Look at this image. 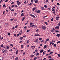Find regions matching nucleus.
Here are the masks:
<instances>
[{"label":"nucleus","mask_w":60,"mask_h":60,"mask_svg":"<svg viewBox=\"0 0 60 60\" xmlns=\"http://www.w3.org/2000/svg\"><path fill=\"white\" fill-rule=\"evenodd\" d=\"M41 28L43 30H45L46 28V27L45 26H43L41 27Z\"/></svg>","instance_id":"1"},{"label":"nucleus","mask_w":60,"mask_h":60,"mask_svg":"<svg viewBox=\"0 0 60 60\" xmlns=\"http://www.w3.org/2000/svg\"><path fill=\"white\" fill-rule=\"evenodd\" d=\"M59 19H60V17H59L57 16L56 18V19L57 20H59Z\"/></svg>","instance_id":"2"},{"label":"nucleus","mask_w":60,"mask_h":60,"mask_svg":"<svg viewBox=\"0 0 60 60\" xmlns=\"http://www.w3.org/2000/svg\"><path fill=\"white\" fill-rule=\"evenodd\" d=\"M30 16L31 17H32V18H35V16L34 15H33L32 14H30Z\"/></svg>","instance_id":"3"},{"label":"nucleus","mask_w":60,"mask_h":60,"mask_svg":"<svg viewBox=\"0 0 60 60\" xmlns=\"http://www.w3.org/2000/svg\"><path fill=\"white\" fill-rule=\"evenodd\" d=\"M34 36H40V35L38 34H35Z\"/></svg>","instance_id":"4"},{"label":"nucleus","mask_w":60,"mask_h":60,"mask_svg":"<svg viewBox=\"0 0 60 60\" xmlns=\"http://www.w3.org/2000/svg\"><path fill=\"white\" fill-rule=\"evenodd\" d=\"M52 11L53 12V13H54V14H55L56 13V11H55V10L54 9H53L52 10Z\"/></svg>","instance_id":"5"},{"label":"nucleus","mask_w":60,"mask_h":60,"mask_svg":"<svg viewBox=\"0 0 60 60\" xmlns=\"http://www.w3.org/2000/svg\"><path fill=\"white\" fill-rule=\"evenodd\" d=\"M36 9V8H33L32 10L33 11H34V10H35Z\"/></svg>","instance_id":"6"},{"label":"nucleus","mask_w":60,"mask_h":60,"mask_svg":"<svg viewBox=\"0 0 60 60\" xmlns=\"http://www.w3.org/2000/svg\"><path fill=\"white\" fill-rule=\"evenodd\" d=\"M5 51H7V50H6V49H5L2 52V53H4Z\"/></svg>","instance_id":"7"},{"label":"nucleus","mask_w":60,"mask_h":60,"mask_svg":"<svg viewBox=\"0 0 60 60\" xmlns=\"http://www.w3.org/2000/svg\"><path fill=\"white\" fill-rule=\"evenodd\" d=\"M56 29H59V26H57L56 27H55Z\"/></svg>","instance_id":"8"},{"label":"nucleus","mask_w":60,"mask_h":60,"mask_svg":"<svg viewBox=\"0 0 60 60\" xmlns=\"http://www.w3.org/2000/svg\"><path fill=\"white\" fill-rule=\"evenodd\" d=\"M21 1L20 2H19L18 3H17V5H19H19H20V4H21Z\"/></svg>","instance_id":"9"},{"label":"nucleus","mask_w":60,"mask_h":60,"mask_svg":"<svg viewBox=\"0 0 60 60\" xmlns=\"http://www.w3.org/2000/svg\"><path fill=\"white\" fill-rule=\"evenodd\" d=\"M31 48H32V49H34V48H35V46H31Z\"/></svg>","instance_id":"10"},{"label":"nucleus","mask_w":60,"mask_h":60,"mask_svg":"<svg viewBox=\"0 0 60 60\" xmlns=\"http://www.w3.org/2000/svg\"><path fill=\"white\" fill-rule=\"evenodd\" d=\"M38 42V39H36V40L34 41V42H36V43H37Z\"/></svg>","instance_id":"11"},{"label":"nucleus","mask_w":60,"mask_h":60,"mask_svg":"<svg viewBox=\"0 0 60 60\" xmlns=\"http://www.w3.org/2000/svg\"><path fill=\"white\" fill-rule=\"evenodd\" d=\"M6 48L7 49H10V46H7L6 47Z\"/></svg>","instance_id":"12"},{"label":"nucleus","mask_w":60,"mask_h":60,"mask_svg":"<svg viewBox=\"0 0 60 60\" xmlns=\"http://www.w3.org/2000/svg\"><path fill=\"white\" fill-rule=\"evenodd\" d=\"M40 12H41V11H40V10H38L37 11V13L38 14Z\"/></svg>","instance_id":"13"},{"label":"nucleus","mask_w":60,"mask_h":60,"mask_svg":"<svg viewBox=\"0 0 60 60\" xmlns=\"http://www.w3.org/2000/svg\"><path fill=\"white\" fill-rule=\"evenodd\" d=\"M39 55H40V54H39V53H38V52L37 53L35 54V55L36 56H38Z\"/></svg>","instance_id":"14"},{"label":"nucleus","mask_w":60,"mask_h":60,"mask_svg":"<svg viewBox=\"0 0 60 60\" xmlns=\"http://www.w3.org/2000/svg\"><path fill=\"white\" fill-rule=\"evenodd\" d=\"M18 52H19V50H17L15 52L16 54V55L18 54Z\"/></svg>","instance_id":"15"},{"label":"nucleus","mask_w":60,"mask_h":60,"mask_svg":"<svg viewBox=\"0 0 60 60\" xmlns=\"http://www.w3.org/2000/svg\"><path fill=\"white\" fill-rule=\"evenodd\" d=\"M56 36H57V37H59V36H60V34H57L56 35Z\"/></svg>","instance_id":"16"},{"label":"nucleus","mask_w":60,"mask_h":60,"mask_svg":"<svg viewBox=\"0 0 60 60\" xmlns=\"http://www.w3.org/2000/svg\"><path fill=\"white\" fill-rule=\"evenodd\" d=\"M18 59H19V57H17L15 58V60H18Z\"/></svg>","instance_id":"17"},{"label":"nucleus","mask_w":60,"mask_h":60,"mask_svg":"<svg viewBox=\"0 0 60 60\" xmlns=\"http://www.w3.org/2000/svg\"><path fill=\"white\" fill-rule=\"evenodd\" d=\"M44 7H41V10H44Z\"/></svg>","instance_id":"18"},{"label":"nucleus","mask_w":60,"mask_h":60,"mask_svg":"<svg viewBox=\"0 0 60 60\" xmlns=\"http://www.w3.org/2000/svg\"><path fill=\"white\" fill-rule=\"evenodd\" d=\"M43 51H44V50L43 49H42L40 50V53H42Z\"/></svg>","instance_id":"19"},{"label":"nucleus","mask_w":60,"mask_h":60,"mask_svg":"<svg viewBox=\"0 0 60 60\" xmlns=\"http://www.w3.org/2000/svg\"><path fill=\"white\" fill-rule=\"evenodd\" d=\"M25 19V17L24 16V17L23 18L22 20V21H24V19Z\"/></svg>","instance_id":"20"},{"label":"nucleus","mask_w":60,"mask_h":60,"mask_svg":"<svg viewBox=\"0 0 60 60\" xmlns=\"http://www.w3.org/2000/svg\"><path fill=\"white\" fill-rule=\"evenodd\" d=\"M45 48H47V45H45L44 46V49Z\"/></svg>","instance_id":"21"},{"label":"nucleus","mask_w":60,"mask_h":60,"mask_svg":"<svg viewBox=\"0 0 60 60\" xmlns=\"http://www.w3.org/2000/svg\"><path fill=\"white\" fill-rule=\"evenodd\" d=\"M21 47L22 48H24V46H23V45H21Z\"/></svg>","instance_id":"22"},{"label":"nucleus","mask_w":60,"mask_h":60,"mask_svg":"<svg viewBox=\"0 0 60 60\" xmlns=\"http://www.w3.org/2000/svg\"><path fill=\"white\" fill-rule=\"evenodd\" d=\"M34 55H31L30 56V57H34Z\"/></svg>","instance_id":"23"},{"label":"nucleus","mask_w":60,"mask_h":60,"mask_svg":"<svg viewBox=\"0 0 60 60\" xmlns=\"http://www.w3.org/2000/svg\"><path fill=\"white\" fill-rule=\"evenodd\" d=\"M21 16H24V14H23V13H22L21 14Z\"/></svg>","instance_id":"24"},{"label":"nucleus","mask_w":60,"mask_h":60,"mask_svg":"<svg viewBox=\"0 0 60 60\" xmlns=\"http://www.w3.org/2000/svg\"><path fill=\"white\" fill-rule=\"evenodd\" d=\"M34 26V25H32L30 26V27H33Z\"/></svg>","instance_id":"25"},{"label":"nucleus","mask_w":60,"mask_h":60,"mask_svg":"<svg viewBox=\"0 0 60 60\" xmlns=\"http://www.w3.org/2000/svg\"><path fill=\"white\" fill-rule=\"evenodd\" d=\"M35 2L36 3H39V1L38 0H36V1H35Z\"/></svg>","instance_id":"26"},{"label":"nucleus","mask_w":60,"mask_h":60,"mask_svg":"<svg viewBox=\"0 0 60 60\" xmlns=\"http://www.w3.org/2000/svg\"><path fill=\"white\" fill-rule=\"evenodd\" d=\"M49 41V39H47L46 40L45 42H47V41Z\"/></svg>","instance_id":"27"},{"label":"nucleus","mask_w":60,"mask_h":60,"mask_svg":"<svg viewBox=\"0 0 60 60\" xmlns=\"http://www.w3.org/2000/svg\"><path fill=\"white\" fill-rule=\"evenodd\" d=\"M55 32H56V33H59V31L58 30H55Z\"/></svg>","instance_id":"28"},{"label":"nucleus","mask_w":60,"mask_h":60,"mask_svg":"<svg viewBox=\"0 0 60 60\" xmlns=\"http://www.w3.org/2000/svg\"><path fill=\"white\" fill-rule=\"evenodd\" d=\"M15 5H12L11 6V8H13L14 7Z\"/></svg>","instance_id":"29"},{"label":"nucleus","mask_w":60,"mask_h":60,"mask_svg":"<svg viewBox=\"0 0 60 60\" xmlns=\"http://www.w3.org/2000/svg\"><path fill=\"white\" fill-rule=\"evenodd\" d=\"M8 35L10 36V35H11V34H10V33H8Z\"/></svg>","instance_id":"30"},{"label":"nucleus","mask_w":60,"mask_h":60,"mask_svg":"<svg viewBox=\"0 0 60 60\" xmlns=\"http://www.w3.org/2000/svg\"><path fill=\"white\" fill-rule=\"evenodd\" d=\"M11 11L12 12H13L14 11V10L13 9H12L11 10Z\"/></svg>","instance_id":"31"},{"label":"nucleus","mask_w":60,"mask_h":60,"mask_svg":"<svg viewBox=\"0 0 60 60\" xmlns=\"http://www.w3.org/2000/svg\"><path fill=\"white\" fill-rule=\"evenodd\" d=\"M9 23L8 22H7L5 23V25L6 26H7V25H8Z\"/></svg>","instance_id":"32"},{"label":"nucleus","mask_w":60,"mask_h":60,"mask_svg":"<svg viewBox=\"0 0 60 60\" xmlns=\"http://www.w3.org/2000/svg\"><path fill=\"white\" fill-rule=\"evenodd\" d=\"M45 24L46 25H48V23L47 22H45Z\"/></svg>","instance_id":"33"},{"label":"nucleus","mask_w":60,"mask_h":60,"mask_svg":"<svg viewBox=\"0 0 60 60\" xmlns=\"http://www.w3.org/2000/svg\"><path fill=\"white\" fill-rule=\"evenodd\" d=\"M51 57V56L50 55L48 56V58H50Z\"/></svg>","instance_id":"34"},{"label":"nucleus","mask_w":60,"mask_h":60,"mask_svg":"<svg viewBox=\"0 0 60 60\" xmlns=\"http://www.w3.org/2000/svg\"><path fill=\"white\" fill-rule=\"evenodd\" d=\"M13 19H14V18L13 19H10V20H11V21H12L13 20Z\"/></svg>","instance_id":"35"},{"label":"nucleus","mask_w":60,"mask_h":60,"mask_svg":"<svg viewBox=\"0 0 60 60\" xmlns=\"http://www.w3.org/2000/svg\"><path fill=\"white\" fill-rule=\"evenodd\" d=\"M31 3H34V0H31Z\"/></svg>","instance_id":"36"},{"label":"nucleus","mask_w":60,"mask_h":60,"mask_svg":"<svg viewBox=\"0 0 60 60\" xmlns=\"http://www.w3.org/2000/svg\"><path fill=\"white\" fill-rule=\"evenodd\" d=\"M22 39H23V37H21L20 38V40H22Z\"/></svg>","instance_id":"37"},{"label":"nucleus","mask_w":60,"mask_h":60,"mask_svg":"<svg viewBox=\"0 0 60 60\" xmlns=\"http://www.w3.org/2000/svg\"><path fill=\"white\" fill-rule=\"evenodd\" d=\"M44 7L45 8H47V6L46 5H44Z\"/></svg>","instance_id":"38"},{"label":"nucleus","mask_w":60,"mask_h":60,"mask_svg":"<svg viewBox=\"0 0 60 60\" xmlns=\"http://www.w3.org/2000/svg\"><path fill=\"white\" fill-rule=\"evenodd\" d=\"M3 7H6V6H5V4H4L3 5Z\"/></svg>","instance_id":"39"},{"label":"nucleus","mask_w":60,"mask_h":60,"mask_svg":"<svg viewBox=\"0 0 60 60\" xmlns=\"http://www.w3.org/2000/svg\"><path fill=\"white\" fill-rule=\"evenodd\" d=\"M37 57H34V60H36V59H37Z\"/></svg>","instance_id":"40"},{"label":"nucleus","mask_w":60,"mask_h":60,"mask_svg":"<svg viewBox=\"0 0 60 60\" xmlns=\"http://www.w3.org/2000/svg\"><path fill=\"white\" fill-rule=\"evenodd\" d=\"M3 47V44H2L1 45V46L0 47H1V48H2V47Z\"/></svg>","instance_id":"41"},{"label":"nucleus","mask_w":60,"mask_h":60,"mask_svg":"<svg viewBox=\"0 0 60 60\" xmlns=\"http://www.w3.org/2000/svg\"><path fill=\"white\" fill-rule=\"evenodd\" d=\"M50 60H54V59H53V58H50V59H49Z\"/></svg>","instance_id":"42"},{"label":"nucleus","mask_w":60,"mask_h":60,"mask_svg":"<svg viewBox=\"0 0 60 60\" xmlns=\"http://www.w3.org/2000/svg\"><path fill=\"white\" fill-rule=\"evenodd\" d=\"M26 52H24L22 54V55H25V54H26Z\"/></svg>","instance_id":"43"},{"label":"nucleus","mask_w":60,"mask_h":60,"mask_svg":"<svg viewBox=\"0 0 60 60\" xmlns=\"http://www.w3.org/2000/svg\"><path fill=\"white\" fill-rule=\"evenodd\" d=\"M14 14L15 15V16H17V13H14Z\"/></svg>","instance_id":"44"},{"label":"nucleus","mask_w":60,"mask_h":60,"mask_svg":"<svg viewBox=\"0 0 60 60\" xmlns=\"http://www.w3.org/2000/svg\"><path fill=\"white\" fill-rule=\"evenodd\" d=\"M36 32L37 33H38L39 32V30L37 29L36 30Z\"/></svg>","instance_id":"45"},{"label":"nucleus","mask_w":60,"mask_h":60,"mask_svg":"<svg viewBox=\"0 0 60 60\" xmlns=\"http://www.w3.org/2000/svg\"><path fill=\"white\" fill-rule=\"evenodd\" d=\"M60 43V41H59L57 42V44H58V43Z\"/></svg>","instance_id":"46"},{"label":"nucleus","mask_w":60,"mask_h":60,"mask_svg":"<svg viewBox=\"0 0 60 60\" xmlns=\"http://www.w3.org/2000/svg\"><path fill=\"white\" fill-rule=\"evenodd\" d=\"M20 32H21V34H22V30H20Z\"/></svg>","instance_id":"47"},{"label":"nucleus","mask_w":60,"mask_h":60,"mask_svg":"<svg viewBox=\"0 0 60 60\" xmlns=\"http://www.w3.org/2000/svg\"><path fill=\"white\" fill-rule=\"evenodd\" d=\"M52 53H53V52H50V53L49 54L50 55H51V54H52Z\"/></svg>","instance_id":"48"},{"label":"nucleus","mask_w":60,"mask_h":60,"mask_svg":"<svg viewBox=\"0 0 60 60\" xmlns=\"http://www.w3.org/2000/svg\"><path fill=\"white\" fill-rule=\"evenodd\" d=\"M30 30H27L26 31V32L27 33H28V32H30Z\"/></svg>","instance_id":"49"},{"label":"nucleus","mask_w":60,"mask_h":60,"mask_svg":"<svg viewBox=\"0 0 60 60\" xmlns=\"http://www.w3.org/2000/svg\"><path fill=\"white\" fill-rule=\"evenodd\" d=\"M32 24H33V23H32V22H31V23H30V26H31V25H32Z\"/></svg>","instance_id":"50"},{"label":"nucleus","mask_w":60,"mask_h":60,"mask_svg":"<svg viewBox=\"0 0 60 60\" xmlns=\"http://www.w3.org/2000/svg\"><path fill=\"white\" fill-rule=\"evenodd\" d=\"M57 5H60V4H59V3H57V4H56Z\"/></svg>","instance_id":"51"},{"label":"nucleus","mask_w":60,"mask_h":60,"mask_svg":"<svg viewBox=\"0 0 60 60\" xmlns=\"http://www.w3.org/2000/svg\"><path fill=\"white\" fill-rule=\"evenodd\" d=\"M39 40H40V41H41V38H39Z\"/></svg>","instance_id":"52"},{"label":"nucleus","mask_w":60,"mask_h":60,"mask_svg":"<svg viewBox=\"0 0 60 60\" xmlns=\"http://www.w3.org/2000/svg\"><path fill=\"white\" fill-rule=\"evenodd\" d=\"M58 57H60V55L59 54L58 55Z\"/></svg>","instance_id":"53"},{"label":"nucleus","mask_w":60,"mask_h":60,"mask_svg":"<svg viewBox=\"0 0 60 60\" xmlns=\"http://www.w3.org/2000/svg\"><path fill=\"white\" fill-rule=\"evenodd\" d=\"M10 46H12V47H13V45H12V44H11L10 45Z\"/></svg>","instance_id":"54"},{"label":"nucleus","mask_w":60,"mask_h":60,"mask_svg":"<svg viewBox=\"0 0 60 60\" xmlns=\"http://www.w3.org/2000/svg\"><path fill=\"white\" fill-rule=\"evenodd\" d=\"M50 51V49H49L48 50V52H49Z\"/></svg>","instance_id":"55"},{"label":"nucleus","mask_w":60,"mask_h":60,"mask_svg":"<svg viewBox=\"0 0 60 60\" xmlns=\"http://www.w3.org/2000/svg\"><path fill=\"white\" fill-rule=\"evenodd\" d=\"M18 26L17 25H16V26H15V28H17Z\"/></svg>","instance_id":"56"},{"label":"nucleus","mask_w":60,"mask_h":60,"mask_svg":"<svg viewBox=\"0 0 60 60\" xmlns=\"http://www.w3.org/2000/svg\"><path fill=\"white\" fill-rule=\"evenodd\" d=\"M19 2V0H17L16 1V2L17 3V4H18V3Z\"/></svg>","instance_id":"57"},{"label":"nucleus","mask_w":60,"mask_h":60,"mask_svg":"<svg viewBox=\"0 0 60 60\" xmlns=\"http://www.w3.org/2000/svg\"><path fill=\"white\" fill-rule=\"evenodd\" d=\"M16 34H14V36H15V37H16Z\"/></svg>","instance_id":"58"},{"label":"nucleus","mask_w":60,"mask_h":60,"mask_svg":"<svg viewBox=\"0 0 60 60\" xmlns=\"http://www.w3.org/2000/svg\"><path fill=\"white\" fill-rule=\"evenodd\" d=\"M26 0H25V1L24 2V4H26Z\"/></svg>","instance_id":"59"},{"label":"nucleus","mask_w":60,"mask_h":60,"mask_svg":"<svg viewBox=\"0 0 60 60\" xmlns=\"http://www.w3.org/2000/svg\"><path fill=\"white\" fill-rule=\"evenodd\" d=\"M15 8H17V5H15Z\"/></svg>","instance_id":"60"},{"label":"nucleus","mask_w":60,"mask_h":60,"mask_svg":"<svg viewBox=\"0 0 60 60\" xmlns=\"http://www.w3.org/2000/svg\"><path fill=\"white\" fill-rule=\"evenodd\" d=\"M46 2H49V0H46Z\"/></svg>","instance_id":"61"},{"label":"nucleus","mask_w":60,"mask_h":60,"mask_svg":"<svg viewBox=\"0 0 60 60\" xmlns=\"http://www.w3.org/2000/svg\"><path fill=\"white\" fill-rule=\"evenodd\" d=\"M51 32H54V30H51Z\"/></svg>","instance_id":"62"},{"label":"nucleus","mask_w":60,"mask_h":60,"mask_svg":"<svg viewBox=\"0 0 60 60\" xmlns=\"http://www.w3.org/2000/svg\"><path fill=\"white\" fill-rule=\"evenodd\" d=\"M54 46L55 47H56V44H54Z\"/></svg>","instance_id":"63"},{"label":"nucleus","mask_w":60,"mask_h":60,"mask_svg":"<svg viewBox=\"0 0 60 60\" xmlns=\"http://www.w3.org/2000/svg\"><path fill=\"white\" fill-rule=\"evenodd\" d=\"M29 5H30V6H32V4L31 3H30V4Z\"/></svg>","instance_id":"64"}]
</instances>
